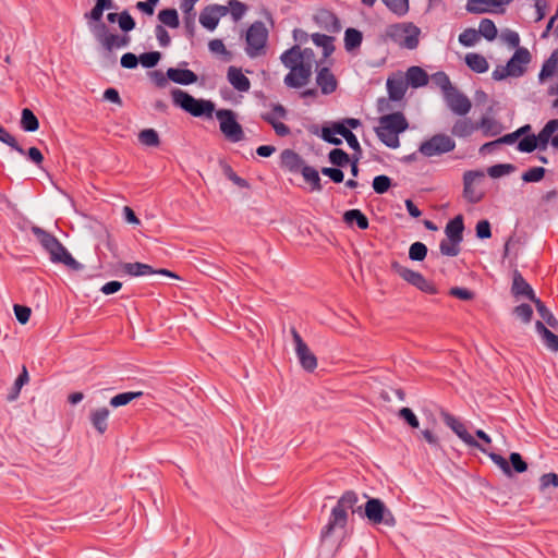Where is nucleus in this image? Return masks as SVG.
Wrapping results in <instances>:
<instances>
[{
  "instance_id": "f257e3e1",
  "label": "nucleus",
  "mask_w": 558,
  "mask_h": 558,
  "mask_svg": "<svg viewBox=\"0 0 558 558\" xmlns=\"http://www.w3.org/2000/svg\"><path fill=\"white\" fill-rule=\"evenodd\" d=\"M280 60L290 70L284 77L288 87L300 88L310 82L313 66L316 64L312 49L293 46L281 54Z\"/></svg>"
},
{
  "instance_id": "f03ea898",
  "label": "nucleus",
  "mask_w": 558,
  "mask_h": 558,
  "mask_svg": "<svg viewBox=\"0 0 558 558\" xmlns=\"http://www.w3.org/2000/svg\"><path fill=\"white\" fill-rule=\"evenodd\" d=\"M440 417L442 422L448 426L466 446L473 447L482 451L483 453H487L489 459L507 475H512V470L508 463V461L498 453L487 452V448L480 444L466 429L465 425L457 418L454 415L450 414L447 411L440 412Z\"/></svg>"
},
{
  "instance_id": "7ed1b4c3",
  "label": "nucleus",
  "mask_w": 558,
  "mask_h": 558,
  "mask_svg": "<svg viewBox=\"0 0 558 558\" xmlns=\"http://www.w3.org/2000/svg\"><path fill=\"white\" fill-rule=\"evenodd\" d=\"M31 231L41 247L49 254L50 260L52 263L63 264L68 268L75 271L83 269V265L73 258V256L54 235L37 226H33Z\"/></svg>"
},
{
  "instance_id": "20e7f679",
  "label": "nucleus",
  "mask_w": 558,
  "mask_h": 558,
  "mask_svg": "<svg viewBox=\"0 0 558 558\" xmlns=\"http://www.w3.org/2000/svg\"><path fill=\"white\" fill-rule=\"evenodd\" d=\"M409 124L400 112L385 114L379 118V125L375 129L378 138L390 148L400 146L399 134L408 129Z\"/></svg>"
},
{
  "instance_id": "39448f33",
  "label": "nucleus",
  "mask_w": 558,
  "mask_h": 558,
  "mask_svg": "<svg viewBox=\"0 0 558 558\" xmlns=\"http://www.w3.org/2000/svg\"><path fill=\"white\" fill-rule=\"evenodd\" d=\"M357 495L352 492H345L332 508L329 521L322 531V538L328 537L335 529H344L348 523L349 510L354 512V506L357 504Z\"/></svg>"
},
{
  "instance_id": "423d86ee",
  "label": "nucleus",
  "mask_w": 558,
  "mask_h": 558,
  "mask_svg": "<svg viewBox=\"0 0 558 558\" xmlns=\"http://www.w3.org/2000/svg\"><path fill=\"white\" fill-rule=\"evenodd\" d=\"M173 104L194 117H211L215 105L210 100L196 99L182 89H174L171 93Z\"/></svg>"
},
{
  "instance_id": "0eeeda50",
  "label": "nucleus",
  "mask_w": 558,
  "mask_h": 558,
  "mask_svg": "<svg viewBox=\"0 0 558 558\" xmlns=\"http://www.w3.org/2000/svg\"><path fill=\"white\" fill-rule=\"evenodd\" d=\"M387 36L402 48L415 49L420 43L421 29L411 22L389 25Z\"/></svg>"
},
{
  "instance_id": "6e6552de",
  "label": "nucleus",
  "mask_w": 558,
  "mask_h": 558,
  "mask_svg": "<svg viewBox=\"0 0 558 558\" xmlns=\"http://www.w3.org/2000/svg\"><path fill=\"white\" fill-rule=\"evenodd\" d=\"M531 62V53L526 48H518L505 66H497L492 76L496 81L509 76L519 77L524 74L526 65Z\"/></svg>"
},
{
  "instance_id": "1a4fd4ad",
  "label": "nucleus",
  "mask_w": 558,
  "mask_h": 558,
  "mask_svg": "<svg viewBox=\"0 0 558 558\" xmlns=\"http://www.w3.org/2000/svg\"><path fill=\"white\" fill-rule=\"evenodd\" d=\"M89 28L95 39L107 53L112 52L114 49L124 48L130 43L128 35L111 33L105 23L89 24Z\"/></svg>"
},
{
  "instance_id": "9d476101",
  "label": "nucleus",
  "mask_w": 558,
  "mask_h": 558,
  "mask_svg": "<svg viewBox=\"0 0 558 558\" xmlns=\"http://www.w3.org/2000/svg\"><path fill=\"white\" fill-rule=\"evenodd\" d=\"M364 513L374 525L384 524L388 527H393L397 524L393 513L378 498H371L366 501Z\"/></svg>"
},
{
  "instance_id": "9b49d317",
  "label": "nucleus",
  "mask_w": 558,
  "mask_h": 558,
  "mask_svg": "<svg viewBox=\"0 0 558 558\" xmlns=\"http://www.w3.org/2000/svg\"><path fill=\"white\" fill-rule=\"evenodd\" d=\"M268 31L262 22L253 23L246 32V48L248 57L256 58L265 53Z\"/></svg>"
},
{
  "instance_id": "f8f14e48",
  "label": "nucleus",
  "mask_w": 558,
  "mask_h": 558,
  "mask_svg": "<svg viewBox=\"0 0 558 558\" xmlns=\"http://www.w3.org/2000/svg\"><path fill=\"white\" fill-rule=\"evenodd\" d=\"M485 173L481 170H470L463 174V197L471 204L481 202L485 192L481 189Z\"/></svg>"
},
{
  "instance_id": "ddd939ff",
  "label": "nucleus",
  "mask_w": 558,
  "mask_h": 558,
  "mask_svg": "<svg viewBox=\"0 0 558 558\" xmlns=\"http://www.w3.org/2000/svg\"><path fill=\"white\" fill-rule=\"evenodd\" d=\"M221 133L231 142H240L244 138V132L235 119V113L229 109L216 111Z\"/></svg>"
},
{
  "instance_id": "4468645a",
  "label": "nucleus",
  "mask_w": 558,
  "mask_h": 558,
  "mask_svg": "<svg viewBox=\"0 0 558 558\" xmlns=\"http://www.w3.org/2000/svg\"><path fill=\"white\" fill-rule=\"evenodd\" d=\"M456 147L454 141L445 134L434 135L432 138L423 142L420 145V153L426 157H433L449 153Z\"/></svg>"
},
{
  "instance_id": "2eb2a0df",
  "label": "nucleus",
  "mask_w": 558,
  "mask_h": 558,
  "mask_svg": "<svg viewBox=\"0 0 558 558\" xmlns=\"http://www.w3.org/2000/svg\"><path fill=\"white\" fill-rule=\"evenodd\" d=\"M291 335L294 343L295 354L299 359L302 368L310 373L314 372L317 367V359L315 354L303 341L302 337L299 335L295 328L291 329Z\"/></svg>"
},
{
  "instance_id": "dca6fc26",
  "label": "nucleus",
  "mask_w": 558,
  "mask_h": 558,
  "mask_svg": "<svg viewBox=\"0 0 558 558\" xmlns=\"http://www.w3.org/2000/svg\"><path fill=\"white\" fill-rule=\"evenodd\" d=\"M391 267L396 274L410 284L416 287L423 292L435 293L434 286L429 283L418 271L404 267L397 262L392 263Z\"/></svg>"
},
{
  "instance_id": "f3484780",
  "label": "nucleus",
  "mask_w": 558,
  "mask_h": 558,
  "mask_svg": "<svg viewBox=\"0 0 558 558\" xmlns=\"http://www.w3.org/2000/svg\"><path fill=\"white\" fill-rule=\"evenodd\" d=\"M556 73L555 82L549 86L547 93L550 96L558 95V49L544 62L542 70L538 74L539 82H544ZM553 107H558V98L554 100Z\"/></svg>"
},
{
  "instance_id": "a211bd4d",
  "label": "nucleus",
  "mask_w": 558,
  "mask_h": 558,
  "mask_svg": "<svg viewBox=\"0 0 558 558\" xmlns=\"http://www.w3.org/2000/svg\"><path fill=\"white\" fill-rule=\"evenodd\" d=\"M445 100L449 109L458 114V116H465L470 112L472 108L471 100L460 93L456 87L452 89H449V92L444 95Z\"/></svg>"
},
{
  "instance_id": "6ab92c4d",
  "label": "nucleus",
  "mask_w": 558,
  "mask_h": 558,
  "mask_svg": "<svg viewBox=\"0 0 558 558\" xmlns=\"http://www.w3.org/2000/svg\"><path fill=\"white\" fill-rule=\"evenodd\" d=\"M512 0H470L466 10L471 13L502 12Z\"/></svg>"
},
{
  "instance_id": "aec40b11",
  "label": "nucleus",
  "mask_w": 558,
  "mask_h": 558,
  "mask_svg": "<svg viewBox=\"0 0 558 558\" xmlns=\"http://www.w3.org/2000/svg\"><path fill=\"white\" fill-rule=\"evenodd\" d=\"M227 13V8L221 5H209L203 9L199 15V23L208 31H214L221 16Z\"/></svg>"
},
{
  "instance_id": "412c9836",
  "label": "nucleus",
  "mask_w": 558,
  "mask_h": 558,
  "mask_svg": "<svg viewBox=\"0 0 558 558\" xmlns=\"http://www.w3.org/2000/svg\"><path fill=\"white\" fill-rule=\"evenodd\" d=\"M125 274L133 277L148 276L153 274H160L171 278H178V276L167 269L154 270L151 266L143 263H125L123 265Z\"/></svg>"
},
{
  "instance_id": "4be33fe9",
  "label": "nucleus",
  "mask_w": 558,
  "mask_h": 558,
  "mask_svg": "<svg viewBox=\"0 0 558 558\" xmlns=\"http://www.w3.org/2000/svg\"><path fill=\"white\" fill-rule=\"evenodd\" d=\"M537 136L541 149H545L549 141L553 147L558 148V119L548 121Z\"/></svg>"
},
{
  "instance_id": "5701e85b",
  "label": "nucleus",
  "mask_w": 558,
  "mask_h": 558,
  "mask_svg": "<svg viewBox=\"0 0 558 558\" xmlns=\"http://www.w3.org/2000/svg\"><path fill=\"white\" fill-rule=\"evenodd\" d=\"M227 80L234 89L240 93H246L251 88L250 80L243 74L242 70L236 66H229L227 71Z\"/></svg>"
},
{
  "instance_id": "b1692460",
  "label": "nucleus",
  "mask_w": 558,
  "mask_h": 558,
  "mask_svg": "<svg viewBox=\"0 0 558 558\" xmlns=\"http://www.w3.org/2000/svg\"><path fill=\"white\" fill-rule=\"evenodd\" d=\"M167 77L180 85H191L197 82V75L187 69L169 68L167 70Z\"/></svg>"
},
{
  "instance_id": "393cba45",
  "label": "nucleus",
  "mask_w": 558,
  "mask_h": 558,
  "mask_svg": "<svg viewBox=\"0 0 558 558\" xmlns=\"http://www.w3.org/2000/svg\"><path fill=\"white\" fill-rule=\"evenodd\" d=\"M316 83L325 95H329L337 89V80L328 68H323L318 71Z\"/></svg>"
},
{
  "instance_id": "a878e982",
  "label": "nucleus",
  "mask_w": 558,
  "mask_h": 558,
  "mask_svg": "<svg viewBox=\"0 0 558 558\" xmlns=\"http://www.w3.org/2000/svg\"><path fill=\"white\" fill-rule=\"evenodd\" d=\"M511 292L515 296H525L532 302H534V300L537 299L532 287L524 280V278L518 271L513 274Z\"/></svg>"
},
{
  "instance_id": "bb28decb",
  "label": "nucleus",
  "mask_w": 558,
  "mask_h": 558,
  "mask_svg": "<svg viewBox=\"0 0 558 558\" xmlns=\"http://www.w3.org/2000/svg\"><path fill=\"white\" fill-rule=\"evenodd\" d=\"M387 89H388L390 99L400 100L403 98V96L408 89V83L401 76L389 77L387 80Z\"/></svg>"
},
{
  "instance_id": "cd10ccee",
  "label": "nucleus",
  "mask_w": 558,
  "mask_h": 558,
  "mask_svg": "<svg viewBox=\"0 0 558 558\" xmlns=\"http://www.w3.org/2000/svg\"><path fill=\"white\" fill-rule=\"evenodd\" d=\"M281 163L291 172L301 171L305 166L301 156L291 149H286L281 153Z\"/></svg>"
},
{
  "instance_id": "c85d7f7f",
  "label": "nucleus",
  "mask_w": 558,
  "mask_h": 558,
  "mask_svg": "<svg viewBox=\"0 0 558 558\" xmlns=\"http://www.w3.org/2000/svg\"><path fill=\"white\" fill-rule=\"evenodd\" d=\"M110 412L107 408H98L90 412V422L92 425L95 427V429L99 434H104L107 430L108 427V418H109Z\"/></svg>"
},
{
  "instance_id": "c756f323",
  "label": "nucleus",
  "mask_w": 558,
  "mask_h": 558,
  "mask_svg": "<svg viewBox=\"0 0 558 558\" xmlns=\"http://www.w3.org/2000/svg\"><path fill=\"white\" fill-rule=\"evenodd\" d=\"M535 328L543 343L550 351H558V336L553 333L542 322H536Z\"/></svg>"
},
{
  "instance_id": "7c9ffc66",
  "label": "nucleus",
  "mask_w": 558,
  "mask_h": 558,
  "mask_svg": "<svg viewBox=\"0 0 558 558\" xmlns=\"http://www.w3.org/2000/svg\"><path fill=\"white\" fill-rule=\"evenodd\" d=\"M463 217L461 215H458L452 220H450L446 228H445V234L448 239H453L459 242H462L463 240Z\"/></svg>"
},
{
  "instance_id": "2f4dec72",
  "label": "nucleus",
  "mask_w": 558,
  "mask_h": 558,
  "mask_svg": "<svg viewBox=\"0 0 558 558\" xmlns=\"http://www.w3.org/2000/svg\"><path fill=\"white\" fill-rule=\"evenodd\" d=\"M405 82L413 87H422L427 84L428 77L426 72L420 66H411L407 71Z\"/></svg>"
},
{
  "instance_id": "473e14b6",
  "label": "nucleus",
  "mask_w": 558,
  "mask_h": 558,
  "mask_svg": "<svg viewBox=\"0 0 558 558\" xmlns=\"http://www.w3.org/2000/svg\"><path fill=\"white\" fill-rule=\"evenodd\" d=\"M477 129V124H474L470 119H459L456 121L451 129V133L457 137L470 136Z\"/></svg>"
},
{
  "instance_id": "72a5a7b5",
  "label": "nucleus",
  "mask_w": 558,
  "mask_h": 558,
  "mask_svg": "<svg viewBox=\"0 0 558 558\" xmlns=\"http://www.w3.org/2000/svg\"><path fill=\"white\" fill-rule=\"evenodd\" d=\"M477 129H481L485 136H496L502 131L501 124L492 117H483Z\"/></svg>"
},
{
  "instance_id": "f704fd0d",
  "label": "nucleus",
  "mask_w": 558,
  "mask_h": 558,
  "mask_svg": "<svg viewBox=\"0 0 558 558\" xmlns=\"http://www.w3.org/2000/svg\"><path fill=\"white\" fill-rule=\"evenodd\" d=\"M465 63L476 73H484L488 70V62L480 53L471 52L465 56Z\"/></svg>"
},
{
  "instance_id": "c9c22d12",
  "label": "nucleus",
  "mask_w": 558,
  "mask_h": 558,
  "mask_svg": "<svg viewBox=\"0 0 558 558\" xmlns=\"http://www.w3.org/2000/svg\"><path fill=\"white\" fill-rule=\"evenodd\" d=\"M343 219L349 225L355 222L362 230L368 228V220L366 216L359 209H351L345 211L343 215Z\"/></svg>"
},
{
  "instance_id": "e433bc0d",
  "label": "nucleus",
  "mask_w": 558,
  "mask_h": 558,
  "mask_svg": "<svg viewBox=\"0 0 558 558\" xmlns=\"http://www.w3.org/2000/svg\"><path fill=\"white\" fill-rule=\"evenodd\" d=\"M336 132L338 135H341L345 138L348 145L355 150L356 153H361V146L356 138V136L348 129L344 123H336Z\"/></svg>"
},
{
  "instance_id": "4c0bfd02",
  "label": "nucleus",
  "mask_w": 558,
  "mask_h": 558,
  "mask_svg": "<svg viewBox=\"0 0 558 558\" xmlns=\"http://www.w3.org/2000/svg\"><path fill=\"white\" fill-rule=\"evenodd\" d=\"M158 20L162 26L166 25L170 28H177L180 25L179 15L175 9H165L159 11Z\"/></svg>"
},
{
  "instance_id": "58836bf2",
  "label": "nucleus",
  "mask_w": 558,
  "mask_h": 558,
  "mask_svg": "<svg viewBox=\"0 0 558 558\" xmlns=\"http://www.w3.org/2000/svg\"><path fill=\"white\" fill-rule=\"evenodd\" d=\"M363 36L362 33L355 28H348L344 33V47L347 51H352L361 46Z\"/></svg>"
},
{
  "instance_id": "ea45409f",
  "label": "nucleus",
  "mask_w": 558,
  "mask_h": 558,
  "mask_svg": "<svg viewBox=\"0 0 558 558\" xmlns=\"http://www.w3.org/2000/svg\"><path fill=\"white\" fill-rule=\"evenodd\" d=\"M21 125L26 132H35L38 130V119L31 109L25 108L22 110Z\"/></svg>"
},
{
  "instance_id": "a19ab883",
  "label": "nucleus",
  "mask_w": 558,
  "mask_h": 558,
  "mask_svg": "<svg viewBox=\"0 0 558 558\" xmlns=\"http://www.w3.org/2000/svg\"><path fill=\"white\" fill-rule=\"evenodd\" d=\"M533 303L535 304L539 316L544 319V322L547 324V326H549L550 328L557 329L558 320L551 314V312L545 306V304L538 298L536 300H534Z\"/></svg>"
},
{
  "instance_id": "79ce46f5",
  "label": "nucleus",
  "mask_w": 558,
  "mask_h": 558,
  "mask_svg": "<svg viewBox=\"0 0 558 558\" xmlns=\"http://www.w3.org/2000/svg\"><path fill=\"white\" fill-rule=\"evenodd\" d=\"M460 244L461 242L457 240L445 238L439 244L441 255L449 257L459 255L461 250Z\"/></svg>"
},
{
  "instance_id": "37998d69",
  "label": "nucleus",
  "mask_w": 558,
  "mask_h": 558,
  "mask_svg": "<svg viewBox=\"0 0 558 558\" xmlns=\"http://www.w3.org/2000/svg\"><path fill=\"white\" fill-rule=\"evenodd\" d=\"M142 396H143L142 391H130V392L119 393L110 399V405L113 408L126 405L134 399H137Z\"/></svg>"
},
{
  "instance_id": "c03bdc74",
  "label": "nucleus",
  "mask_w": 558,
  "mask_h": 558,
  "mask_svg": "<svg viewBox=\"0 0 558 558\" xmlns=\"http://www.w3.org/2000/svg\"><path fill=\"white\" fill-rule=\"evenodd\" d=\"M301 173L304 180L312 184V189L314 191L322 190L319 173L316 169L305 165L304 168H302Z\"/></svg>"
},
{
  "instance_id": "a18cd8bd",
  "label": "nucleus",
  "mask_w": 558,
  "mask_h": 558,
  "mask_svg": "<svg viewBox=\"0 0 558 558\" xmlns=\"http://www.w3.org/2000/svg\"><path fill=\"white\" fill-rule=\"evenodd\" d=\"M477 33L480 34V37L483 36L485 39L492 41L497 36V28L492 20L484 19L480 23Z\"/></svg>"
},
{
  "instance_id": "49530a36",
  "label": "nucleus",
  "mask_w": 558,
  "mask_h": 558,
  "mask_svg": "<svg viewBox=\"0 0 558 558\" xmlns=\"http://www.w3.org/2000/svg\"><path fill=\"white\" fill-rule=\"evenodd\" d=\"M385 5L396 15L403 16L409 12V0H383Z\"/></svg>"
},
{
  "instance_id": "de8ad7c7",
  "label": "nucleus",
  "mask_w": 558,
  "mask_h": 558,
  "mask_svg": "<svg viewBox=\"0 0 558 558\" xmlns=\"http://www.w3.org/2000/svg\"><path fill=\"white\" fill-rule=\"evenodd\" d=\"M312 40L316 46L323 47L325 57L333 51L332 37L316 33L312 35Z\"/></svg>"
},
{
  "instance_id": "09e8293b",
  "label": "nucleus",
  "mask_w": 558,
  "mask_h": 558,
  "mask_svg": "<svg viewBox=\"0 0 558 558\" xmlns=\"http://www.w3.org/2000/svg\"><path fill=\"white\" fill-rule=\"evenodd\" d=\"M418 437L424 439L432 448L437 449V450L442 449L440 437L434 429L424 428V429L420 430Z\"/></svg>"
},
{
  "instance_id": "8fccbe9b",
  "label": "nucleus",
  "mask_w": 558,
  "mask_h": 558,
  "mask_svg": "<svg viewBox=\"0 0 558 558\" xmlns=\"http://www.w3.org/2000/svg\"><path fill=\"white\" fill-rule=\"evenodd\" d=\"M138 140L143 145L156 147L160 140L158 133L154 129H145L140 132Z\"/></svg>"
},
{
  "instance_id": "3c124183",
  "label": "nucleus",
  "mask_w": 558,
  "mask_h": 558,
  "mask_svg": "<svg viewBox=\"0 0 558 558\" xmlns=\"http://www.w3.org/2000/svg\"><path fill=\"white\" fill-rule=\"evenodd\" d=\"M427 246L422 242H414L409 248V258L413 262H422L427 255Z\"/></svg>"
},
{
  "instance_id": "603ef678",
  "label": "nucleus",
  "mask_w": 558,
  "mask_h": 558,
  "mask_svg": "<svg viewBox=\"0 0 558 558\" xmlns=\"http://www.w3.org/2000/svg\"><path fill=\"white\" fill-rule=\"evenodd\" d=\"M480 40V34L474 28H466L459 35V43L465 47H472Z\"/></svg>"
},
{
  "instance_id": "864d4df0",
  "label": "nucleus",
  "mask_w": 558,
  "mask_h": 558,
  "mask_svg": "<svg viewBox=\"0 0 558 558\" xmlns=\"http://www.w3.org/2000/svg\"><path fill=\"white\" fill-rule=\"evenodd\" d=\"M329 161L337 167H344L350 162V157L344 150L335 148L329 153Z\"/></svg>"
},
{
  "instance_id": "5fc2aeb1",
  "label": "nucleus",
  "mask_w": 558,
  "mask_h": 558,
  "mask_svg": "<svg viewBox=\"0 0 558 558\" xmlns=\"http://www.w3.org/2000/svg\"><path fill=\"white\" fill-rule=\"evenodd\" d=\"M398 416L403 420L411 428L417 429L420 427L418 417L410 408H401L398 411Z\"/></svg>"
},
{
  "instance_id": "6e6d98bb",
  "label": "nucleus",
  "mask_w": 558,
  "mask_h": 558,
  "mask_svg": "<svg viewBox=\"0 0 558 558\" xmlns=\"http://www.w3.org/2000/svg\"><path fill=\"white\" fill-rule=\"evenodd\" d=\"M537 147H539V140L535 135L525 136L518 144V149L523 153H531Z\"/></svg>"
},
{
  "instance_id": "4d7b16f0",
  "label": "nucleus",
  "mask_w": 558,
  "mask_h": 558,
  "mask_svg": "<svg viewBox=\"0 0 558 558\" xmlns=\"http://www.w3.org/2000/svg\"><path fill=\"white\" fill-rule=\"evenodd\" d=\"M514 171V166L510 163H499L487 169V173L492 178H500Z\"/></svg>"
},
{
  "instance_id": "13d9d810",
  "label": "nucleus",
  "mask_w": 558,
  "mask_h": 558,
  "mask_svg": "<svg viewBox=\"0 0 558 558\" xmlns=\"http://www.w3.org/2000/svg\"><path fill=\"white\" fill-rule=\"evenodd\" d=\"M337 134L336 123H332L330 126H324L322 129L320 137L330 144L340 145L342 141L336 136Z\"/></svg>"
},
{
  "instance_id": "bf43d9fd",
  "label": "nucleus",
  "mask_w": 558,
  "mask_h": 558,
  "mask_svg": "<svg viewBox=\"0 0 558 558\" xmlns=\"http://www.w3.org/2000/svg\"><path fill=\"white\" fill-rule=\"evenodd\" d=\"M545 172L546 170L543 167H534L522 174V180L524 182H539L544 178Z\"/></svg>"
},
{
  "instance_id": "052dcab7",
  "label": "nucleus",
  "mask_w": 558,
  "mask_h": 558,
  "mask_svg": "<svg viewBox=\"0 0 558 558\" xmlns=\"http://www.w3.org/2000/svg\"><path fill=\"white\" fill-rule=\"evenodd\" d=\"M0 142L9 145L20 154H25L24 149L19 145L14 136H12L3 126L0 125Z\"/></svg>"
},
{
  "instance_id": "680f3d73",
  "label": "nucleus",
  "mask_w": 558,
  "mask_h": 558,
  "mask_svg": "<svg viewBox=\"0 0 558 558\" xmlns=\"http://www.w3.org/2000/svg\"><path fill=\"white\" fill-rule=\"evenodd\" d=\"M513 314L523 323L529 324L533 316V310L529 304H520L514 307Z\"/></svg>"
},
{
  "instance_id": "e2e57ef3",
  "label": "nucleus",
  "mask_w": 558,
  "mask_h": 558,
  "mask_svg": "<svg viewBox=\"0 0 558 558\" xmlns=\"http://www.w3.org/2000/svg\"><path fill=\"white\" fill-rule=\"evenodd\" d=\"M391 185V180L387 175H377L373 180V189L378 194L386 193Z\"/></svg>"
},
{
  "instance_id": "0e129e2a",
  "label": "nucleus",
  "mask_w": 558,
  "mask_h": 558,
  "mask_svg": "<svg viewBox=\"0 0 558 558\" xmlns=\"http://www.w3.org/2000/svg\"><path fill=\"white\" fill-rule=\"evenodd\" d=\"M160 52L151 51L142 53L138 58L140 62L144 68H154L160 60Z\"/></svg>"
},
{
  "instance_id": "69168bd1",
  "label": "nucleus",
  "mask_w": 558,
  "mask_h": 558,
  "mask_svg": "<svg viewBox=\"0 0 558 558\" xmlns=\"http://www.w3.org/2000/svg\"><path fill=\"white\" fill-rule=\"evenodd\" d=\"M432 80L437 86L441 88L444 95H446L449 92V89L454 88L451 85L449 77L444 72H438L434 74Z\"/></svg>"
},
{
  "instance_id": "338daca9",
  "label": "nucleus",
  "mask_w": 558,
  "mask_h": 558,
  "mask_svg": "<svg viewBox=\"0 0 558 558\" xmlns=\"http://www.w3.org/2000/svg\"><path fill=\"white\" fill-rule=\"evenodd\" d=\"M13 311L20 324L25 325L29 320L32 310L28 306L15 304Z\"/></svg>"
},
{
  "instance_id": "774afa93",
  "label": "nucleus",
  "mask_w": 558,
  "mask_h": 558,
  "mask_svg": "<svg viewBox=\"0 0 558 558\" xmlns=\"http://www.w3.org/2000/svg\"><path fill=\"white\" fill-rule=\"evenodd\" d=\"M550 485L558 488V474L550 472V473L543 474L541 476L539 489L542 492L545 490Z\"/></svg>"
}]
</instances>
